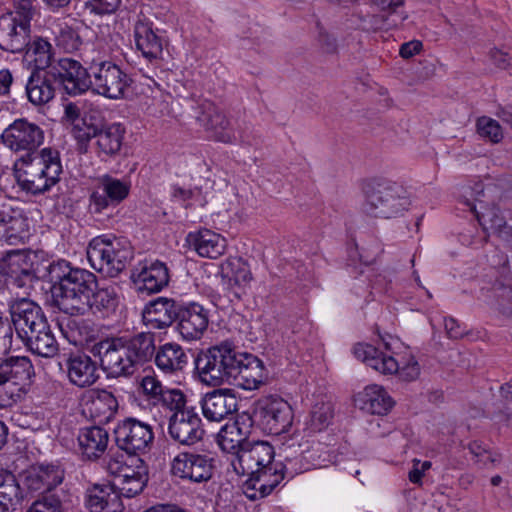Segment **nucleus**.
Listing matches in <instances>:
<instances>
[{"instance_id":"bb28decb","label":"nucleus","mask_w":512,"mask_h":512,"mask_svg":"<svg viewBox=\"0 0 512 512\" xmlns=\"http://www.w3.org/2000/svg\"><path fill=\"white\" fill-rule=\"evenodd\" d=\"M31 26L15 19H0V49L10 53H22L30 43Z\"/></svg>"},{"instance_id":"dca6fc26","label":"nucleus","mask_w":512,"mask_h":512,"mask_svg":"<svg viewBox=\"0 0 512 512\" xmlns=\"http://www.w3.org/2000/svg\"><path fill=\"white\" fill-rule=\"evenodd\" d=\"M117 447L129 456L147 453L154 440L152 427L136 418L128 417L120 421L114 428Z\"/></svg>"},{"instance_id":"473e14b6","label":"nucleus","mask_w":512,"mask_h":512,"mask_svg":"<svg viewBox=\"0 0 512 512\" xmlns=\"http://www.w3.org/2000/svg\"><path fill=\"white\" fill-rule=\"evenodd\" d=\"M85 315L92 312L100 315L102 318H108L114 314L119 305V295L117 289L113 285L99 286L96 281V289H93L89 295L88 304H85Z\"/></svg>"},{"instance_id":"680f3d73","label":"nucleus","mask_w":512,"mask_h":512,"mask_svg":"<svg viewBox=\"0 0 512 512\" xmlns=\"http://www.w3.org/2000/svg\"><path fill=\"white\" fill-rule=\"evenodd\" d=\"M468 449L479 462H483L484 464H487L488 462L492 464L499 462L498 457L493 456L481 441L475 440L470 442L468 444Z\"/></svg>"},{"instance_id":"1a4fd4ad","label":"nucleus","mask_w":512,"mask_h":512,"mask_svg":"<svg viewBox=\"0 0 512 512\" xmlns=\"http://www.w3.org/2000/svg\"><path fill=\"white\" fill-rule=\"evenodd\" d=\"M386 351L370 345L358 343L353 348L355 357L367 366L383 375L398 374L403 381L410 382L418 378L420 374V366L418 362L411 357L403 367L399 366L398 361L387 351H390V343L379 334Z\"/></svg>"},{"instance_id":"09e8293b","label":"nucleus","mask_w":512,"mask_h":512,"mask_svg":"<svg viewBox=\"0 0 512 512\" xmlns=\"http://www.w3.org/2000/svg\"><path fill=\"white\" fill-rule=\"evenodd\" d=\"M158 403L169 409L172 414L178 415H181V412L194 408L188 404L189 402L184 392L177 388H167Z\"/></svg>"},{"instance_id":"ea45409f","label":"nucleus","mask_w":512,"mask_h":512,"mask_svg":"<svg viewBox=\"0 0 512 512\" xmlns=\"http://www.w3.org/2000/svg\"><path fill=\"white\" fill-rule=\"evenodd\" d=\"M33 374V365L28 357H11L0 364V379L18 387L24 386Z\"/></svg>"},{"instance_id":"cd10ccee","label":"nucleus","mask_w":512,"mask_h":512,"mask_svg":"<svg viewBox=\"0 0 512 512\" xmlns=\"http://www.w3.org/2000/svg\"><path fill=\"white\" fill-rule=\"evenodd\" d=\"M254 424L252 421V415L238 416L236 420L231 424H226L220 430L219 445L221 448L228 452H240L244 448V443H250L248 435L250 428Z\"/></svg>"},{"instance_id":"58836bf2","label":"nucleus","mask_w":512,"mask_h":512,"mask_svg":"<svg viewBox=\"0 0 512 512\" xmlns=\"http://www.w3.org/2000/svg\"><path fill=\"white\" fill-rule=\"evenodd\" d=\"M124 129L120 124L105 125L96 136V154L101 159L116 156L122 147Z\"/></svg>"},{"instance_id":"ddd939ff","label":"nucleus","mask_w":512,"mask_h":512,"mask_svg":"<svg viewBox=\"0 0 512 512\" xmlns=\"http://www.w3.org/2000/svg\"><path fill=\"white\" fill-rule=\"evenodd\" d=\"M187 115L210 134L214 140L223 143H233L234 132L226 115L210 100L184 98Z\"/></svg>"},{"instance_id":"a878e982","label":"nucleus","mask_w":512,"mask_h":512,"mask_svg":"<svg viewBox=\"0 0 512 512\" xmlns=\"http://www.w3.org/2000/svg\"><path fill=\"white\" fill-rule=\"evenodd\" d=\"M51 69H32L28 77L25 93L34 106H43L54 99L57 88Z\"/></svg>"},{"instance_id":"a18cd8bd","label":"nucleus","mask_w":512,"mask_h":512,"mask_svg":"<svg viewBox=\"0 0 512 512\" xmlns=\"http://www.w3.org/2000/svg\"><path fill=\"white\" fill-rule=\"evenodd\" d=\"M22 499L16 477L12 473L0 474V512H15Z\"/></svg>"},{"instance_id":"aec40b11","label":"nucleus","mask_w":512,"mask_h":512,"mask_svg":"<svg viewBox=\"0 0 512 512\" xmlns=\"http://www.w3.org/2000/svg\"><path fill=\"white\" fill-rule=\"evenodd\" d=\"M168 434L179 445L191 447L203 440L205 430L195 408L181 415L171 414L168 421Z\"/></svg>"},{"instance_id":"4c0bfd02","label":"nucleus","mask_w":512,"mask_h":512,"mask_svg":"<svg viewBox=\"0 0 512 512\" xmlns=\"http://www.w3.org/2000/svg\"><path fill=\"white\" fill-rule=\"evenodd\" d=\"M24 59L33 65L32 69L48 70L54 64V49L47 38L42 36H31L30 43L24 50Z\"/></svg>"},{"instance_id":"f257e3e1","label":"nucleus","mask_w":512,"mask_h":512,"mask_svg":"<svg viewBox=\"0 0 512 512\" xmlns=\"http://www.w3.org/2000/svg\"><path fill=\"white\" fill-rule=\"evenodd\" d=\"M90 353L98 359L107 379L130 378L153 357L164 374L178 375L184 372L190 360L182 346L174 342L156 349L152 332L103 338L90 347Z\"/></svg>"},{"instance_id":"423d86ee","label":"nucleus","mask_w":512,"mask_h":512,"mask_svg":"<svg viewBox=\"0 0 512 512\" xmlns=\"http://www.w3.org/2000/svg\"><path fill=\"white\" fill-rule=\"evenodd\" d=\"M86 254L94 270L111 278L117 277L134 257L129 241L109 235L94 237L87 246Z\"/></svg>"},{"instance_id":"7c9ffc66","label":"nucleus","mask_w":512,"mask_h":512,"mask_svg":"<svg viewBox=\"0 0 512 512\" xmlns=\"http://www.w3.org/2000/svg\"><path fill=\"white\" fill-rule=\"evenodd\" d=\"M465 205L474 213L479 225L486 233L492 231L503 241L512 244V226L507 224L498 207H486L484 211H478L468 199L465 201Z\"/></svg>"},{"instance_id":"c9c22d12","label":"nucleus","mask_w":512,"mask_h":512,"mask_svg":"<svg viewBox=\"0 0 512 512\" xmlns=\"http://www.w3.org/2000/svg\"><path fill=\"white\" fill-rule=\"evenodd\" d=\"M22 342L27 350L44 358H52L59 351V344L49 322L39 327L34 333H30V336Z\"/></svg>"},{"instance_id":"a211bd4d","label":"nucleus","mask_w":512,"mask_h":512,"mask_svg":"<svg viewBox=\"0 0 512 512\" xmlns=\"http://www.w3.org/2000/svg\"><path fill=\"white\" fill-rule=\"evenodd\" d=\"M209 317V310L202 304L180 300L175 329L184 340H199L207 330Z\"/></svg>"},{"instance_id":"5fc2aeb1","label":"nucleus","mask_w":512,"mask_h":512,"mask_svg":"<svg viewBox=\"0 0 512 512\" xmlns=\"http://www.w3.org/2000/svg\"><path fill=\"white\" fill-rule=\"evenodd\" d=\"M477 130L480 136L488 138L493 143H498L503 138L501 126L489 117L483 116L477 120Z\"/></svg>"},{"instance_id":"72a5a7b5","label":"nucleus","mask_w":512,"mask_h":512,"mask_svg":"<svg viewBox=\"0 0 512 512\" xmlns=\"http://www.w3.org/2000/svg\"><path fill=\"white\" fill-rule=\"evenodd\" d=\"M86 406L94 422L105 424L114 418L119 404L112 392L106 389H95L92 390L91 399Z\"/></svg>"},{"instance_id":"de8ad7c7","label":"nucleus","mask_w":512,"mask_h":512,"mask_svg":"<svg viewBox=\"0 0 512 512\" xmlns=\"http://www.w3.org/2000/svg\"><path fill=\"white\" fill-rule=\"evenodd\" d=\"M333 415V407L330 402L316 403L310 412L307 428L313 433L320 432L329 426Z\"/></svg>"},{"instance_id":"3c124183","label":"nucleus","mask_w":512,"mask_h":512,"mask_svg":"<svg viewBox=\"0 0 512 512\" xmlns=\"http://www.w3.org/2000/svg\"><path fill=\"white\" fill-rule=\"evenodd\" d=\"M69 498L37 496L26 512H65Z\"/></svg>"},{"instance_id":"393cba45","label":"nucleus","mask_w":512,"mask_h":512,"mask_svg":"<svg viewBox=\"0 0 512 512\" xmlns=\"http://www.w3.org/2000/svg\"><path fill=\"white\" fill-rule=\"evenodd\" d=\"M238 400L230 389H218L207 393L201 401L204 417L220 422L237 411Z\"/></svg>"},{"instance_id":"603ef678","label":"nucleus","mask_w":512,"mask_h":512,"mask_svg":"<svg viewBox=\"0 0 512 512\" xmlns=\"http://www.w3.org/2000/svg\"><path fill=\"white\" fill-rule=\"evenodd\" d=\"M493 289L499 312L512 318V280L507 283L497 281Z\"/></svg>"},{"instance_id":"8fccbe9b","label":"nucleus","mask_w":512,"mask_h":512,"mask_svg":"<svg viewBox=\"0 0 512 512\" xmlns=\"http://www.w3.org/2000/svg\"><path fill=\"white\" fill-rule=\"evenodd\" d=\"M55 43L56 46L65 53H73L80 49L83 41L76 29L66 25L62 27L56 35Z\"/></svg>"},{"instance_id":"6e6d98bb","label":"nucleus","mask_w":512,"mask_h":512,"mask_svg":"<svg viewBox=\"0 0 512 512\" xmlns=\"http://www.w3.org/2000/svg\"><path fill=\"white\" fill-rule=\"evenodd\" d=\"M172 197L180 202L186 203L185 207H192L195 203L203 206L202 189L195 187L193 189H185L180 186H173Z\"/></svg>"},{"instance_id":"9b49d317","label":"nucleus","mask_w":512,"mask_h":512,"mask_svg":"<svg viewBox=\"0 0 512 512\" xmlns=\"http://www.w3.org/2000/svg\"><path fill=\"white\" fill-rule=\"evenodd\" d=\"M44 138L43 129L27 118L15 119L0 135V141L6 148L14 153L24 152L16 160L22 164H29L34 160Z\"/></svg>"},{"instance_id":"b1692460","label":"nucleus","mask_w":512,"mask_h":512,"mask_svg":"<svg viewBox=\"0 0 512 512\" xmlns=\"http://www.w3.org/2000/svg\"><path fill=\"white\" fill-rule=\"evenodd\" d=\"M180 300L158 297L149 301L143 311L142 318L146 326L152 329H164L176 321Z\"/></svg>"},{"instance_id":"2eb2a0df","label":"nucleus","mask_w":512,"mask_h":512,"mask_svg":"<svg viewBox=\"0 0 512 512\" xmlns=\"http://www.w3.org/2000/svg\"><path fill=\"white\" fill-rule=\"evenodd\" d=\"M215 459L205 451L186 450L179 452L171 463V473L182 480L204 483L212 479Z\"/></svg>"},{"instance_id":"a19ab883","label":"nucleus","mask_w":512,"mask_h":512,"mask_svg":"<svg viewBox=\"0 0 512 512\" xmlns=\"http://www.w3.org/2000/svg\"><path fill=\"white\" fill-rule=\"evenodd\" d=\"M13 174L16 182L22 191L32 194L34 196L42 195L48 192L47 180L43 181L38 175V171L29 164L14 162Z\"/></svg>"},{"instance_id":"e433bc0d","label":"nucleus","mask_w":512,"mask_h":512,"mask_svg":"<svg viewBox=\"0 0 512 512\" xmlns=\"http://www.w3.org/2000/svg\"><path fill=\"white\" fill-rule=\"evenodd\" d=\"M27 233V218L14 211H0V241L17 245L24 242Z\"/></svg>"},{"instance_id":"c756f323","label":"nucleus","mask_w":512,"mask_h":512,"mask_svg":"<svg viewBox=\"0 0 512 512\" xmlns=\"http://www.w3.org/2000/svg\"><path fill=\"white\" fill-rule=\"evenodd\" d=\"M186 241L199 256L211 259L223 255L227 248L226 238L209 229L190 232Z\"/></svg>"},{"instance_id":"774afa93","label":"nucleus","mask_w":512,"mask_h":512,"mask_svg":"<svg viewBox=\"0 0 512 512\" xmlns=\"http://www.w3.org/2000/svg\"><path fill=\"white\" fill-rule=\"evenodd\" d=\"M422 47V43L418 40L409 41L400 46L399 54L402 58L409 59L418 54L422 50Z\"/></svg>"},{"instance_id":"4be33fe9","label":"nucleus","mask_w":512,"mask_h":512,"mask_svg":"<svg viewBox=\"0 0 512 512\" xmlns=\"http://www.w3.org/2000/svg\"><path fill=\"white\" fill-rule=\"evenodd\" d=\"M220 274L225 289L237 300L246 293L253 279L250 267L241 257H229L220 264Z\"/></svg>"},{"instance_id":"2f4dec72","label":"nucleus","mask_w":512,"mask_h":512,"mask_svg":"<svg viewBox=\"0 0 512 512\" xmlns=\"http://www.w3.org/2000/svg\"><path fill=\"white\" fill-rule=\"evenodd\" d=\"M32 166L43 181L47 180L48 191L60 181L63 173L60 152L52 147H45L35 154Z\"/></svg>"},{"instance_id":"f704fd0d","label":"nucleus","mask_w":512,"mask_h":512,"mask_svg":"<svg viewBox=\"0 0 512 512\" xmlns=\"http://www.w3.org/2000/svg\"><path fill=\"white\" fill-rule=\"evenodd\" d=\"M109 441L108 432L100 426L81 429L78 442L84 457L89 460L98 459L106 451Z\"/></svg>"},{"instance_id":"412c9836","label":"nucleus","mask_w":512,"mask_h":512,"mask_svg":"<svg viewBox=\"0 0 512 512\" xmlns=\"http://www.w3.org/2000/svg\"><path fill=\"white\" fill-rule=\"evenodd\" d=\"M134 39L137 51L155 67L163 59L165 39L158 34L159 29L153 28V23L147 19H140L134 25Z\"/></svg>"},{"instance_id":"37998d69","label":"nucleus","mask_w":512,"mask_h":512,"mask_svg":"<svg viewBox=\"0 0 512 512\" xmlns=\"http://www.w3.org/2000/svg\"><path fill=\"white\" fill-rule=\"evenodd\" d=\"M131 460L132 462H140V468L137 469L138 473L132 474V476L127 478V480L111 481V484L121 498H133L141 494L149 480L148 466L145 461L140 457L133 458Z\"/></svg>"},{"instance_id":"13d9d810","label":"nucleus","mask_w":512,"mask_h":512,"mask_svg":"<svg viewBox=\"0 0 512 512\" xmlns=\"http://www.w3.org/2000/svg\"><path fill=\"white\" fill-rule=\"evenodd\" d=\"M121 4V0H88L84 2V8L90 14L106 15L114 13Z\"/></svg>"},{"instance_id":"864d4df0","label":"nucleus","mask_w":512,"mask_h":512,"mask_svg":"<svg viewBox=\"0 0 512 512\" xmlns=\"http://www.w3.org/2000/svg\"><path fill=\"white\" fill-rule=\"evenodd\" d=\"M36 0H13V12L15 16L10 17L16 22L25 23L31 26V21L37 13Z\"/></svg>"},{"instance_id":"c85d7f7f","label":"nucleus","mask_w":512,"mask_h":512,"mask_svg":"<svg viewBox=\"0 0 512 512\" xmlns=\"http://www.w3.org/2000/svg\"><path fill=\"white\" fill-rule=\"evenodd\" d=\"M86 506L90 512H123L122 498L111 482L95 484L87 491Z\"/></svg>"},{"instance_id":"49530a36","label":"nucleus","mask_w":512,"mask_h":512,"mask_svg":"<svg viewBox=\"0 0 512 512\" xmlns=\"http://www.w3.org/2000/svg\"><path fill=\"white\" fill-rule=\"evenodd\" d=\"M138 468H140V462L128 464L125 462L124 456L119 452L108 455L106 469L110 475L114 476L113 481L127 480L132 474L138 473Z\"/></svg>"},{"instance_id":"4468645a","label":"nucleus","mask_w":512,"mask_h":512,"mask_svg":"<svg viewBox=\"0 0 512 512\" xmlns=\"http://www.w3.org/2000/svg\"><path fill=\"white\" fill-rule=\"evenodd\" d=\"M130 187L128 181L104 175L88 197V213L97 221L111 219L115 208L129 196Z\"/></svg>"},{"instance_id":"79ce46f5","label":"nucleus","mask_w":512,"mask_h":512,"mask_svg":"<svg viewBox=\"0 0 512 512\" xmlns=\"http://www.w3.org/2000/svg\"><path fill=\"white\" fill-rule=\"evenodd\" d=\"M361 401V409L375 415H386L395 404L387 391L375 384L364 389Z\"/></svg>"},{"instance_id":"0eeeda50","label":"nucleus","mask_w":512,"mask_h":512,"mask_svg":"<svg viewBox=\"0 0 512 512\" xmlns=\"http://www.w3.org/2000/svg\"><path fill=\"white\" fill-rule=\"evenodd\" d=\"M84 64H90L93 92L109 99H121L133 83L131 75L119 65L102 57L82 56Z\"/></svg>"},{"instance_id":"69168bd1","label":"nucleus","mask_w":512,"mask_h":512,"mask_svg":"<svg viewBox=\"0 0 512 512\" xmlns=\"http://www.w3.org/2000/svg\"><path fill=\"white\" fill-rule=\"evenodd\" d=\"M318 43L321 50L326 54H334L337 52L338 44L334 36L327 32H320L318 36Z\"/></svg>"},{"instance_id":"9d476101","label":"nucleus","mask_w":512,"mask_h":512,"mask_svg":"<svg viewBox=\"0 0 512 512\" xmlns=\"http://www.w3.org/2000/svg\"><path fill=\"white\" fill-rule=\"evenodd\" d=\"M66 471L59 461L36 462L23 472V483L31 494L45 497H70L64 486Z\"/></svg>"},{"instance_id":"f8f14e48","label":"nucleus","mask_w":512,"mask_h":512,"mask_svg":"<svg viewBox=\"0 0 512 512\" xmlns=\"http://www.w3.org/2000/svg\"><path fill=\"white\" fill-rule=\"evenodd\" d=\"M290 404L280 396L269 395L259 398L253 408L252 421L263 432L280 435L289 431L293 422Z\"/></svg>"},{"instance_id":"f3484780","label":"nucleus","mask_w":512,"mask_h":512,"mask_svg":"<svg viewBox=\"0 0 512 512\" xmlns=\"http://www.w3.org/2000/svg\"><path fill=\"white\" fill-rule=\"evenodd\" d=\"M84 67L80 62L71 58H62L52 67V78L58 89L71 96L80 95L92 85L90 64Z\"/></svg>"},{"instance_id":"e2e57ef3","label":"nucleus","mask_w":512,"mask_h":512,"mask_svg":"<svg viewBox=\"0 0 512 512\" xmlns=\"http://www.w3.org/2000/svg\"><path fill=\"white\" fill-rule=\"evenodd\" d=\"M488 57L493 65L502 70L512 69V53L499 48H492Z\"/></svg>"},{"instance_id":"5701e85b","label":"nucleus","mask_w":512,"mask_h":512,"mask_svg":"<svg viewBox=\"0 0 512 512\" xmlns=\"http://www.w3.org/2000/svg\"><path fill=\"white\" fill-rule=\"evenodd\" d=\"M65 364L69 382L78 388L91 387L99 379L97 362L83 352L71 353Z\"/></svg>"},{"instance_id":"bf43d9fd","label":"nucleus","mask_w":512,"mask_h":512,"mask_svg":"<svg viewBox=\"0 0 512 512\" xmlns=\"http://www.w3.org/2000/svg\"><path fill=\"white\" fill-rule=\"evenodd\" d=\"M141 387L145 395L155 400L157 403L160 401L167 387L163 386L160 380L155 375H146L142 378Z\"/></svg>"},{"instance_id":"39448f33","label":"nucleus","mask_w":512,"mask_h":512,"mask_svg":"<svg viewBox=\"0 0 512 512\" xmlns=\"http://www.w3.org/2000/svg\"><path fill=\"white\" fill-rule=\"evenodd\" d=\"M46 278L51 283V304L70 316H84L89 295L96 289V275L72 267L66 260L53 261L47 267Z\"/></svg>"},{"instance_id":"f03ea898","label":"nucleus","mask_w":512,"mask_h":512,"mask_svg":"<svg viewBox=\"0 0 512 512\" xmlns=\"http://www.w3.org/2000/svg\"><path fill=\"white\" fill-rule=\"evenodd\" d=\"M193 362L199 380L213 387L227 383L252 390L259 388L265 379L262 360L251 353L238 351L228 342L201 350Z\"/></svg>"},{"instance_id":"6e6552de","label":"nucleus","mask_w":512,"mask_h":512,"mask_svg":"<svg viewBox=\"0 0 512 512\" xmlns=\"http://www.w3.org/2000/svg\"><path fill=\"white\" fill-rule=\"evenodd\" d=\"M409 206L407 191L396 183L375 182L365 188L363 210L367 215L388 219L400 215Z\"/></svg>"},{"instance_id":"20e7f679","label":"nucleus","mask_w":512,"mask_h":512,"mask_svg":"<svg viewBox=\"0 0 512 512\" xmlns=\"http://www.w3.org/2000/svg\"><path fill=\"white\" fill-rule=\"evenodd\" d=\"M275 451L265 441L244 443V448L237 452L239 468L233 464L237 473L247 475L242 484L245 496L252 501L262 499L284 479V464L274 460Z\"/></svg>"},{"instance_id":"0e129e2a","label":"nucleus","mask_w":512,"mask_h":512,"mask_svg":"<svg viewBox=\"0 0 512 512\" xmlns=\"http://www.w3.org/2000/svg\"><path fill=\"white\" fill-rule=\"evenodd\" d=\"M488 238L489 233H486L483 229L476 231V234L472 230H467L460 234L462 244L475 248L482 247L488 241Z\"/></svg>"},{"instance_id":"6ab92c4d","label":"nucleus","mask_w":512,"mask_h":512,"mask_svg":"<svg viewBox=\"0 0 512 512\" xmlns=\"http://www.w3.org/2000/svg\"><path fill=\"white\" fill-rule=\"evenodd\" d=\"M130 279L139 293H159L169 284V269L160 260L146 259L132 269Z\"/></svg>"},{"instance_id":"4d7b16f0","label":"nucleus","mask_w":512,"mask_h":512,"mask_svg":"<svg viewBox=\"0 0 512 512\" xmlns=\"http://www.w3.org/2000/svg\"><path fill=\"white\" fill-rule=\"evenodd\" d=\"M21 388L0 379V409L11 407L20 399Z\"/></svg>"},{"instance_id":"c03bdc74","label":"nucleus","mask_w":512,"mask_h":512,"mask_svg":"<svg viewBox=\"0 0 512 512\" xmlns=\"http://www.w3.org/2000/svg\"><path fill=\"white\" fill-rule=\"evenodd\" d=\"M103 126H105L103 121L101 119L97 120L91 113H84L82 118L74 124L72 134L77 141L80 152H88L89 142L96 138Z\"/></svg>"},{"instance_id":"7ed1b4c3","label":"nucleus","mask_w":512,"mask_h":512,"mask_svg":"<svg viewBox=\"0 0 512 512\" xmlns=\"http://www.w3.org/2000/svg\"><path fill=\"white\" fill-rule=\"evenodd\" d=\"M37 279L29 253L11 250L0 259V284L17 295L8 306L11 322L21 340L48 322L42 308L27 297Z\"/></svg>"},{"instance_id":"052dcab7","label":"nucleus","mask_w":512,"mask_h":512,"mask_svg":"<svg viewBox=\"0 0 512 512\" xmlns=\"http://www.w3.org/2000/svg\"><path fill=\"white\" fill-rule=\"evenodd\" d=\"M13 324L0 312V354L8 353L12 348Z\"/></svg>"},{"instance_id":"338daca9","label":"nucleus","mask_w":512,"mask_h":512,"mask_svg":"<svg viewBox=\"0 0 512 512\" xmlns=\"http://www.w3.org/2000/svg\"><path fill=\"white\" fill-rule=\"evenodd\" d=\"M359 19L362 22L360 28L364 31H376L380 29L385 20L383 16L379 15L359 16Z\"/></svg>"}]
</instances>
